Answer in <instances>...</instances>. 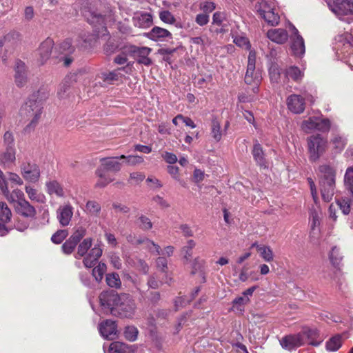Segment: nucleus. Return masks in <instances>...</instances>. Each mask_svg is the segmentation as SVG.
<instances>
[{"label":"nucleus","mask_w":353,"mask_h":353,"mask_svg":"<svg viewBox=\"0 0 353 353\" xmlns=\"http://www.w3.org/2000/svg\"><path fill=\"white\" fill-rule=\"evenodd\" d=\"M285 75L288 78H291L295 81L301 80L303 77V72L295 66H291L286 69Z\"/></svg>","instance_id":"obj_36"},{"label":"nucleus","mask_w":353,"mask_h":353,"mask_svg":"<svg viewBox=\"0 0 353 353\" xmlns=\"http://www.w3.org/2000/svg\"><path fill=\"white\" fill-rule=\"evenodd\" d=\"M138 331L134 327H127L124 332L125 339L130 341H134L137 338Z\"/></svg>","instance_id":"obj_56"},{"label":"nucleus","mask_w":353,"mask_h":353,"mask_svg":"<svg viewBox=\"0 0 353 353\" xmlns=\"http://www.w3.org/2000/svg\"><path fill=\"white\" fill-rule=\"evenodd\" d=\"M132 52L134 53L137 61L139 63L145 65H150L152 60L148 57V55L152 52V49L148 47H133Z\"/></svg>","instance_id":"obj_18"},{"label":"nucleus","mask_w":353,"mask_h":353,"mask_svg":"<svg viewBox=\"0 0 353 353\" xmlns=\"http://www.w3.org/2000/svg\"><path fill=\"white\" fill-rule=\"evenodd\" d=\"M327 6L340 18L350 16L353 18V1L352 0L327 1Z\"/></svg>","instance_id":"obj_9"},{"label":"nucleus","mask_w":353,"mask_h":353,"mask_svg":"<svg viewBox=\"0 0 353 353\" xmlns=\"http://www.w3.org/2000/svg\"><path fill=\"white\" fill-rule=\"evenodd\" d=\"M318 121V117H310L307 120L302 122L301 128L305 132H310L312 130H315L316 127V122Z\"/></svg>","instance_id":"obj_40"},{"label":"nucleus","mask_w":353,"mask_h":353,"mask_svg":"<svg viewBox=\"0 0 353 353\" xmlns=\"http://www.w3.org/2000/svg\"><path fill=\"white\" fill-rule=\"evenodd\" d=\"M92 245V239L86 238L79 243L77 248V255L80 257L85 256L83 263L85 267L88 268L94 266L103 253L101 243L95 244L88 252Z\"/></svg>","instance_id":"obj_4"},{"label":"nucleus","mask_w":353,"mask_h":353,"mask_svg":"<svg viewBox=\"0 0 353 353\" xmlns=\"http://www.w3.org/2000/svg\"><path fill=\"white\" fill-rule=\"evenodd\" d=\"M45 185L46 192L50 196H55L61 199L66 197V190L57 180H49L46 181Z\"/></svg>","instance_id":"obj_15"},{"label":"nucleus","mask_w":353,"mask_h":353,"mask_svg":"<svg viewBox=\"0 0 353 353\" xmlns=\"http://www.w3.org/2000/svg\"><path fill=\"white\" fill-rule=\"evenodd\" d=\"M90 17L85 14L87 20L90 23L99 25L104 23V19L101 15L94 13H90Z\"/></svg>","instance_id":"obj_59"},{"label":"nucleus","mask_w":353,"mask_h":353,"mask_svg":"<svg viewBox=\"0 0 353 353\" xmlns=\"http://www.w3.org/2000/svg\"><path fill=\"white\" fill-rule=\"evenodd\" d=\"M97 174L99 177L97 183L99 187H104L113 181L112 178H107L100 170L97 171Z\"/></svg>","instance_id":"obj_60"},{"label":"nucleus","mask_w":353,"mask_h":353,"mask_svg":"<svg viewBox=\"0 0 353 353\" xmlns=\"http://www.w3.org/2000/svg\"><path fill=\"white\" fill-rule=\"evenodd\" d=\"M20 41V33L17 31H10L3 38L0 39V48L3 46L6 48H14Z\"/></svg>","instance_id":"obj_22"},{"label":"nucleus","mask_w":353,"mask_h":353,"mask_svg":"<svg viewBox=\"0 0 353 353\" xmlns=\"http://www.w3.org/2000/svg\"><path fill=\"white\" fill-rule=\"evenodd\" d=\"M275 7L272 3H269L267 1H262L256 6L257 12L261 17L268 12L272 10Z\"/></svg>","instance_id":"obj_41"},{"label":"nucleus","mask_w":353,"mask_h":353,"mask_svg":"<svg viewBox=\"0 0 353 353\" xmlns=\"http://www.w3.org/2000/svg\"><path fill=\"white\" fill-rule=\"evenodd\" d=\"M121 159H125L126 163L130 165H136L137 164L142 163L143 162V158L138 155H121L119 156Z\"/></svg>","instance_id":"obj_46"},{"label":"nucleus","mask_w":353,"mask_h":353,"mask_svg":"<svg viewBox=\"0 0 353 353\" xmlns=\"http://www.w3.org/2000/svg\"><path fill=\"white\" fill-rule=\"evenodd\" d=\"M136 304L132 298L128 294H121V299L114 307L113 315L121 318H131L135 313Z\"/></svg>","instance_id":"obj_8"},{"label":"nucleus","mask_w":353,"mask_h":353,"mask_svg":"<svg viewBox=\"0 0 353 353\" xmlns=\"http://www.w3.org/2000/svg\"><path fill=\"white\" fill-rule=\"evenodd\" d=\"M322 341L323 339L319 338V334L316 329L304 327L297 334H290L283 337L280 340V344L283 349L292 351L305 343L313 346H318Z\"/></svg>","instance_id":"obj_2"},{"label":"nucleus","mask_w":353,"mask_h":353,"mask_svg":"<svg viewBox=\"0 0 353 353\" xmlns=\"http://www.w3.org/2000/svg\"><path fill=\"white\" fill-rule=\"evenodd\" d=\"M133 23L139 28H148L152 23V16L148 12L137 13L133 17Z\"/></svg>","instance_id":"obj_23"},{"label":"nucleus","mask_w":353,"mask_h":353,"mask_svg":"<svg viewBox=\"0 0 353 353\" xmlns=\"http://www.w3.org/2000/svg\"><path fill=\"white\" fill-rule=\"evenodd\" d=\"M199 8L204 13L208 14L209 13L212 12L216 8V6L214 2L203 1L200 3Z\"/></svg>","instance_id":"obj_58"},{"label":"nucleus","mask_w":353,"mask_h":353,"mask_svg":"<svg viewBox=\"0 0 353 353\" xmlns=\"http://www.w3.org/2000/svg\"><path fill=\"white\" fill-rule=\"evenodd\" d=\"M137 224L142 230H148L152 228V223L150 219L145 216L141 215L137 220Z\"/></svg>","instance_id":"obj_53"},{"label":"nucleus","mask_w":353,"mask_h":353,"mask_svg":"<svg viewBox=\"0 0 353 353\" xmlns=\"http://www.w3.org/2000/svg\"><path fill=\"white\" fill-rule=\"evenodd\" d=\"M26 192L28 197L33 202L35 203H43L45 200V196L42 193L39 192L37 189L30 185H26L25 187Z\"/></svg>","instance_id":"obj_29"},{"label":"nucleus","mask_w":353,"mask_h":353,"mask_svg":"<svg viewBox=\"0 0 353 353\" xmlns=\"http://www.w3.org/2000/svg\"><path fill=\"white\" fill-rule=\"evenodd\" d=\"M73 207L70 203L60 205L57 210V218L62 227L68 226L73 216Z\"/></svg>","instance_id":"obj_12"},{"label":"nucleus","mask_w":353,"mask_h":353,"mask_svg":"<svg viewBox=\"0 0 353 353\" xmlns=\"http://www.w3.org/2000/svg\"><path fill=\"white\" fill-rule=\"evenodd\" d=\"M251 248H256L259 256L266 262H272L274 260V253L272 248L267 245L252 243Z\"/></svg>","instance_id":"obj_25"},{"label":"nucleus","mask_w":353,"mask_h":353,"mask_svg":"<svg viewBox=\"0 0 353 353\" xmlns=\"http://www.w3.org/2000/svg\"><path fill=\"white\" fill-rule=\"evenodd\" d=\"M352 199L353 194H348V192H347V196L336 201V204L343 214L347 215L350 212V207L351 205L353 204Z\"/></svg>","instance_id":"obj_28"},{"label":"nucleus","mask_w":353,"mask_h":353,"mask_svg":"<svg viewBox=\"0 0 353 353\" xmlns=\"http://www.w3.org/2000/svg\"><path fill=\"white\" fill-rule=\"evenodd\" d=\"M68 235L66 230H59L57 231L51 237L53 243L59 244L61 243Z\"/></svg>","instance_id":"obj_52"},{"label":"nucleus","mask_w":353,"mask_h":353,"mask_svg":"<svg viewBox=\"0 0 353 353\" xmlns=\"http://www.w3.org/2000/svg\"><path fill=\"white\" fill-rule=\"evenodd\" d=\"M119 159H121L119 157L103 158L101 160V166L106 170L119 172L122 165Z\"/></svg>","instance_id":"obj_27"},{"label":"nucleus","mask_w":353,"mask_h":353,"mask_svg":"<svg viewBox=\"0 0 353 353\" xmlns=\"http://www.w3.org/2000/svg\"><path fill=\"white\" fill-rule=\"evenodd\" d=\"M10 210L5 203H0V220L3 223H7L11 218Z\"/></svg>","instance_id":"obj_45"},{"label":"nucleus","mask_w":353,"mask_h":353,"mask_svg":"<svg viewBox=\"0 0 353 353\" xmlns=\"http://www.w3.org/2000/svg\"><path fill=\"white\" fill-rule=\"evenodd\" d=\"M330 128V121L327 119L318 117L316 130L321 132H327Z\"/></svg>","instance_id":"obj_48"},{"label":"nucleus","mask_w":353,"mask_h":353,"mask_svg":"<svg viewBox=\"0 0 353 353\" xmlns=\"http://www.w3.org/2000/svg\"><path fill=\"white\" fill-rule=\"evenodd\" d=\"M54 41L50 38L43 41L38 48V61L40 64H44L50 57Z\"/></svg>","instance_id":"obj_16"},{"label":"nucleus","mask_w":353,"mask_h":353,"mask_svg":"<svg viewBox=\"0 0 353 353\" xmlns=\"http://www.w3.org/2000/svg\"><path fill=\"white\" fill-rule=\"evenodd\" d=\"M109 353H133L132 347L120 342L114 341L110 343L108 348Z\"/></svg>","instance_id":"obj_30"},{"label":"nucleus","mask_w":353,"mask_h":353,"mask_svg":"<svg viewBox=\"0 0 353 353\" xmlns=\"http://www.w3.org/2000/svg\"><path fill=\"white\" fill-rule=\"evenodd\" d=\"M159 17L161 21L167 23L172 24L175 22L174 17L170 12L168 10L161 11L159 13Z\"/></svg>","instance_id":"obj_57"},{"label":"nucleus","mask_w":353,"mask_h":353,"mask_svg":"<svg viewBox=\"0 0 353 353\" xmlns=\"http://www.w3.org/2000/svg\"><path fill=\"white\" fill-rule=\"evenodd\" d=\"M253 157L256 163L261 167H266V161L264 158V153L261 145L259 143H255L252 150Z\"/></svg>","instance_id":"obj_32"},{"label":"nucleus","mask_w":353,"mask_h":353,"mask_svg":"<svg viewBox=\"0 0 353 353\" xmlns=\"http://www.w3.org/2000/svg\"><path fill=\"white\" fill-rule=\"evenodd\" d=\"M105 281L108 285L111 288H119L121 287V281L119 274L117 273L108 274L105 277Z\"/></svg>","instance_id":"obj_39"},{"label":"nucleus","mask_w":353,"mask_h":353,"mask_svg":"<svg viewBox=\"0 0 353 353\" xmlns=\"http://www.w3.org/2000/svg\"><path fill=\"white\" fill-rule=\"evenodd\" d=\"M250 302V299L242 296H239L234 299L232 301V305L233 307L239 310V311H243L244 310V306L245 305H248Z\"/></svg>","instance_id":"obj_43"},{"label":"nucleus","mask_w":353,"mask_h":353,"mask_svg":"<svg viewBox=\"0 0 353 353\" xmlns=\"http://www.w3.org/2000/svg\"><path fill=\"white\" fill-rule=\"evenodd\" d=\"M120 299L121 294L114 291L103 292L99 296L101 307L103 310L110 312L112 314H113L114 307H117Z\"/></svg>","instance_id":"obj_10"},{"label":"nucleus","mask_w":353,"mask_h":353,"mask_svg":"<svg viewBox=\"0 0 353 353\" xmlns=\"http://www.w3.org/2000/svg\"><path fill=\"white\" fill-rule=\"evenodd\" d=\"M59 52L61 55L73 54L74 52V48L72 46L70 40L64 41L60 44Z\"/></svg>","instance_id":"obj_47"},{"label":"nucleus","mask_w":353,"mask_h":353,"mask_svg":"<svg viewBox=\"0 0 353 353\" xmlns=\"http://www.w3.org/2000/svg\"><path fill=\"white\" fill-rule=\"evenodd\" d=\"M85 235V230L83 228H79L72 234V235L69 239L77 244Z\"/></svg>","instance_id":"obj_62"},{"label":"nucleus","mask_w":353,"mask_h":353,"mask_svg":"<svg viewBox=\"0 0 353 353\" xmlns=\"http://www.w3.org/2000/svg\"><path fill=\"white\" fill-rule=\"evenodd\" d=\"M77 244L68 239L62 245V250L66 254H71Z\"/></svg>","instance_id":"obj_61"},{"label":"nucleus","mask_w":353,"mask_h":353,"mask_svg":"<svg viewBox=\"0 0 353 353\" xmlns=\"http://www.w3.org/2000/svg\"><path fill=\"white\" fill-rule=\"evenodd\" d=\"M99 332L105 339H112L116 335L117 329L114 321L107 320L99 325Z\"/></svg>","instance_id":"obj_24"},{"label":"nucleus","mask_w":353,"mask_h":353,"mask_svg":"<svg viewBox=\"0 0 353 353\" xmlns=\"http://www.w3.org/2000/svg\"><path fill=\"white\" fill-rule=\"evenodd\" d=\"M211 136L216 142L221 141L222 137V132L221 130V123L216 119L212 121L211 125Z\"/></svg>","instance_id":"obj_35"},{"label":"nucleus","mask_w":353,"mask_h":353,"mask_svg":"<svg viewBox=\"0 0 353 353\" xmlns=\"http://www.w3.org/2000/svg\"><path fill=\"white\" fill-rule=\"evenodd\" d=\"M8 182V188L10 187L12 190L17 189L15 186L21 185V179L17 174L10 172L9 174Z\"/></svg>","instance_id":"obj_55"},{"label":"nucleus","mask_w":353,"mask_h":353,"mask_svg":"<svg viewBox=\"0 0 353 353\" xmlns=\"http://www.w3.org/2000/svg\"><path fill=\"white\" fill-rule=\"evenodd\" d=\"M0 190L7 197L8 200L16 211L19 213L22 212V194L19 189H14L11 193L8 190V182L4 177L3 172L0 170Z\"/></svg>","instance_id":"obj_7"},{"label":"nucleus","mask_w":353,"mask_h":353,"mask_svg":"<svg viewBox=\"0 0 353 353\" xmlns=\"http://www.w3.org/2000/svg\"><path fill=\"white\" fill-rule=\"evenodd\" d=\"M145 243L150 252L155 253L157 255L161 254L167 256H171L174 250V248L172 245L167 246L163 250H161L159 245L148 239L145 240Z\"/></svg>","instance_id":"obj_26"},{"label":"nucleus","mask_w":353,"mask_h":353,"mask_svg":"<svg viewBox=\"0 0 353 353\" xmlns=\"http://www.w3.org/2000/svg\"><path fill=\"white\" fill-rule=\"evenodd\" d=\"M49 92L41 88L34 92L23 108V121L27 123L25 130L30 132L38 124L43 112V103L48 98Z\"/></svg>","instance_id":"obj_1"},{"label":"nucleus","mask_w":353,"mask_h":353,"mask_svg":"<svg viewBox=\"0 0 353 353\" xmlns=\"http://www.w3.org/2000/svg\"><path fill=\"white\" fill-rule=\"evenodd\" d=\"M157 268L163 272H166L168 270V261L165 257L159 256L156 260Z\"/></svg>","instance_id":"obj_63"},{"label":"nucleus","mask_w":353,"mask_h":353,"mask_svg":"<svg viewBox=\"0 0 353 353\" xmlns=\"http://www.w3.org/2000/svg\"><path fill=\"white\" fill-rule=\"evenodd\" d=\"M319 186L322 199L330 202L334 194L336 170L328 165L319 166Z\"/></svg>","instance_id":"obj_3"},{"label":"nucleus","mask_w":353,"mask_h":353,"mask_svg":"<svg viewBox=\"0 0 353 353\" xmlns=\"http://www.w3.org/2000/svg\"><path fill=\"white\" fill-rule=\"evenodd\" d=\"M266 34L270 40L278 44L285 43L289 38L288 32L283 28L270 29Z\"/></svg>","instance_id":"obj_19"},{"label":"nucleus","mask_w":353,"mask_h":353,"mask_svg":"<svg viewBox=\"0 0 353 353\" xmlns=\"http://www.w3.org/2000/svg\"><path fill=\"white\" fill-rule=\"evenodd\" d=\"M15 84L19 87H22V64L21 61H18L14 66V75Z\"/></svg>","instance_id":"obj_44"},{"label":"nucleus","mask_w":353,"mask_h":353,"mask_svg":"<svg viewBox=\"0 0 353 353\" xmlns=\"http://www.w3.org/2000/svg\"><path fill=\"white\" fill-rule=\"evenodd\" d=\"M107 270L106 265L103 263H99L92 270V276L95 279L96 281L99 283L101 281L103 277V274Z\"/></svg>","instance_id":"obj_37"},{"label":"nucleus","mask_w":353,"mask_h":353,"mask_svg":"<svg viewBox=\"0 0 353 353\" xmlns=\"http://www.w3.org/2000/svg\"><path fill=\"white\" fill-rule=\"evenodd\" d=\"M339 43L342 44L341 48L339 49V53L343 54L344 57H346L345 53L350 52L347 62L350 66L353 68V54H351L353 50V36L351 34L345 33L341 37Z\"/></svg>","instance_id":"obj_14"},{"label":"nucleus","mask_w":353,"mask_h":353,"mask_svg":"<svg viewBox=\"0 0 353 353\" xmlns=\"http://www.w3.org/2000/svg\"><path fill=\"white\" fill-rule=\"evenodd\" d=\"M290 48L294 55L299 57H302L305 52L304 40L294 26H293V34L291 37Z\"/></svg>","instance_id":"obj_13"},{"label":"nucleus","mask_w":353,"mask_h":353,"mask_svg":"<svg viewBox=\"0 0 353 353\" xmlns=\"http://www.w3.org/2000/svg\"><path fill=\"white\" fill-rule=\"evenodd\" d=\"M196 243L194 241L190 239L188 240L187 244L183 246L181 249V254L183 259L186 262L189 261L192 256V249L195 247Z\"/></svg>","instance_id":"obj_38"},{"label":"nucleus","mask_w":353,"mask_h":353,"mask_svg":"<svg viewBox=\"0 0 353 353\" xmlns=\"http://www.w3.org/2000/svg\"><path fill=\"white\" fill-rule=\"evenodd\" d=\"M262 18L270 25L276 26L279 22V16L275 12V8L272 10L268 12Z\"/></svg>","instance_id":"obj_42"},{"label":"nucleus","mask_w":353,"mask_h":353,"mask_svg":"<svg viewBox=\"0 0 353 353\" xmlns=\"http://www.w3.org/2000/svg\"><path fill=\"white\" fill-rule=\"evenodd\" d=\"M41 170L34 161H28L23 163V180L28 183L35 184L39 182Z\"/></svg>","instance_id":"obj_11"},{"label":"nucleus","mask_w":353,"mask_h":353,"mask_svg":"<svg viewBox=\"0 0 353 353\" xmlns=\"http://www.w3.org/2000/svg\"><path fill=\"white\" fill-rule=\"evenodd\" d=\"M145 182L148 187L153 190H159L163 187L162 183L154 176H149Z\"/></svg>","instance_id":"obj_49"},{"label":"nucleus","mask_w":353,"mask_h":353,"mask_svg":"<svg viewBox=\"0 0 353 353\" xmlns=\"http://www.w3.org/2000/svg\"><path fill=\"white\" fill-rule=\"evenodd\" d=\"M195 21L201 26H205L209 22V14L205 13L199 14L196 16Z\"/></svg>","instance_id":"obj_64"},{"label":"nucleus","mask_w":353,"mask_h":353,"mask_svg":"<svg viewBox=\"0 0 353 353\" xmlns=\"http://www.w3.org/2000/svg\"><path fill=\"white\" fill-rule=\"evenodd\" d=\"M342 258L343 256L339 252V249L337 247L332 248L330 254V259L332 263L334 265H339Z\"/></svg>","instance_id":"obj_50"},{"label":"nucleus","mask_w":353,"mask_h":353,"mask_svg":"<svg viewBox=\"0 0 353 353\" xmlns=\"http://www.w3.org/2000/svg\"><path fill=\"white\" fill-rule=\"evenodd\" d=\"M101 205L94 200L88 201L84 210L85 212L92 217H98L101 213Z\"/></svg>","instance_id":"obj_31"},{"label":"nucleus","mask_w":353,"mask_h":353,"mask_svg":"<svg viewBox=\"0 0 353 353\" xmlns=\"http://www.w3.org/2000/svg\"><path fill=\"white\" fill-rule=\"evenodd\" d=\"M256 54L250 51L248 55L247 71L245 75L246 84L252 85V90L256 93L259 90V85L261 83L262 76L259 70H256Z\"/></svg>","instance_id":"obj_5"},{"label":"nucleus","mask_w":353,"mask_h":353,"mask_svg":"<svg viewBox=\"0 0 353 353\" xmlns=\"http://www.w3.org/2000/svg\"><path fill=\"white\" fill-rule=\"evenodd\" d=\"M146 37L154 41H163L166 38L171 39L172 34L166 29L155 26L149 32L146 33Z\"/></svg>","instance_id":"obj_21"},{"label":"nucleus","mask_w":353,"mask_h":353,"mask_svg":"<svg viewBox=\"0 0 353 353\" xmlns=\"http://www.w3.org/2000/svg\"><path fill=\"white\" fill-rule=\"evenodd\" d=\"M35 214V208L23 199V216L34 218Z\"/></svg>","instance_id":"obj_54"},{"label":"nucleus","mask_w":353,"mask_h":353,"mask_svg":"<svg viewBox=\"0 0 353 353\" xmlns=\"http://www.w3.org/2000/svg\"><path fill=\"white\" fill-rule=\"evenodd\" d=\"M305 99L301 95L292 94L287 99L288 109L294 114H301L305 110Z\"/></svg>","instance_id":"obj_17"},{"label":"nucleus","mask_w":353,"mask_h":353,"mask_svg":"<svg viewBox=\"0 0 353 353\" xmlns=\"http://www.w3.org/2000/svg\"><path fill=\"white\" fill-rule=\"evenodd\" d=\"M125 68H120L111 72H104L98 74L97 78L103 81L104 83L112 84L114 81H119L122 79L123 75L121 71L124 70Z\"/></svg>","instance_id":"obj_20"},{"label":"nucleus","mask_w":353,"mask_h":353,"mask_svg":"<svg viewBox=\"0 0 353 353\" xmlns=\"http://www.w3.org/2000/svg\"><path fill=\"white\" fill-rule=\"evenodd\" d=\"M309 159L315 162L324 154L327 148V141L320 134L312 135L307 138Z\"/></svg>","instance_id":"obj_6"},{"label":"nucleus","mask_w":353,"mask_h":353,"mask_svg":"<svg viewBox=\"0 0 353 353\" xmlns=\"http://www.w3.org/2000/svg\"><path fill=\"white\" fill-rule=\"evenodd\" d=\"M15 160V150L12 147L6 148V151L0 154V161L9 165Z\"/></svg>","instance_id":"obj_34"},{"label":"nucleus","mask_w":353,"mask_h":353,"mask_svg":"<svg viewBox=\"0 0 353 353\" xmlns=\"http://www.w3.org/2000/svg\"><path fill=\"white\" fill-rule=\"evenodd\" d=\"M342 345V337L339 334H336L330 338L325 344V347L327 351L335 352L337 351Z\"/></svg>","instance_id":"obj_33"},{"label":"nucleus","mask_w":353,"mask_h":353,"mask_svg":"<svg viewBox=\"0 0 353 353\" xmlns=\"http://www.w3.org/2000/svg\"><path fill=\"white\" fill-rule=\"evenodd\" d=\"M332 143L334 145L336 152H338L343 150L345 145H346V140L345 138L339 135H336L332 140Z\"/></svg>","instance_id":"obj_51"}]
</instances>
